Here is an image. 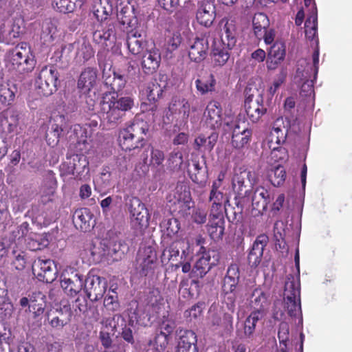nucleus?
I'll return each mask as SVG.
<instances>
[{
  "label": "nucleus",
  "instance_id": "obj_1",
  "mask_svg": "<svg viewBox=\"0 0 352 352\" xmlns=\"http://www.w3.org/2000/svg\"><path fill=\"white\" fill-rule=\"evenodd\" d=\"M134 105L133 100L129 96L118 98L105 94L100 102L98 113L101 119L111 126L117 125L125 116L127 111Z\"/></svg>",
  "mask_w": 352,
  "mask_h": 352
},
{
  "label": "nucleus",
  "instance_id": "obj_2",
  "mask_svg": "<svg viewBox=\"0 0 352 352\" xmlns=\"http://www.w3.org/2000/svg\"><path fill=\"white\" fill-rule=\"evenodd\" d=\"M148 131L147 122L135 118L129 126L119 131L118 144L122 150L139 152L145 144L144 135Z\"/></svg>",
  "mask_w": 352,
  "mask_h": 352
},
{
  "label": "nucleus",
  "instance_id": "obj_3",
  "mask_svg": "<svg viewBox=\"0 0 352 352\" xmlns=\"http://www.w3.org/2000/svg\"><path fill=\"white\" fill-rule=\"evenodd\" d=\"M71 135H69L70 140L76 141V148L80 154L74 155L73 156H78L80 158L79 162H76V173L79 174L85 170V168L88 166L89 162L87 161L86 156L85 155L88 153L91 147L90 144V137L87 135V131L85 128L80 124H74L71 127Z\"/></svg>",
  "mask_w": 352,
  "mask_h": 352
},
{
  "label": "nucleus",
  "instance_id": "obj_4",
  "mask_svg": "<svg viewBox=\"0 0 352 352\" xmlns=\"http://www.w3.org/2000/svg\"><path fill=\"white\" fill-rule=\"evenodd\" d=\"M190 105L188 101L180 97H173L165 111L164 122L175 123V126L185 125L188 120Z\"/></svg>",
  "mask_w": 352,
  "mask_h": 352
},
{
  "label": "nucleus",
  "instance_id": "obj_5",
  "mask_svg": "<svg viewBox=\"0 0 352 352\" xmlns=\"http://www.w3.org/2000/svg\"><path fill=\"white\" fill-rule=\"evenodd\" d=\"M59 74L54 65L43 67L35 80V88L40 96H49L57 90Z\"/></svg>",
  "mask_w": 352,
  "mask_h": 352
},
{
  "label": "nucleus",
  "instance_id": "obj_6",
  "mask_svg": "<svg viewBox=\"0 0 352 352\" xmlns=\"http://www.w3.org/2000/svg\"><path fill=\"white\" fill-rule=\"evenodd\" d=\"M284 302L287 314L291 317L302 314L300 305V287L298 281L290 275L285 283Z\"/></svg>",
  "mask_w": 352,
  "mask_h": 352
},
{
  "label": "nucleus",
  "instance_id": "obj_7",
  "mask_svg": "<svg viewBox=\"0 0 352 352\" xmlns=\"http://www.w3.org/2000/svg\"><path fill=\"white\" fill-rule=\"evenodd\" d=\"M11 63L14 69L20 73H28L34 69L35 60L28 43H21L16 45L12 52Z\"/></svg>",
  "mask_w": 352,
  "mask_h": 352
},
{
  "label": "nucleus",
  "instance_id": "obj_8",
  "mask_svg": "<svg viewBox=\"0 0 352 352\" xmlns=\"http://www.w3.org/2000/svg\"><path fill=\"white\" fill-rule=\"evenodd\" d=\"M199 253L201 256L196 261L191 271V276L197 278L205 276L213 266L219 263L221 258L217 250H206L204 246H201Z\"/></svg>",
  "mask_w": 352,
  "mask_h": 352
},
{
  "label": "nucleus",
  "instance_id": "obj_9",
  "mask_svg": "<svg viewBox=\"0 0 352 352\" xmlns=\"http://www.w3.org/2000/svg\"><path fill=\"white\" fill-rule=\"evenodd\" d=\"M131 225L133 230L142 234L149 226L150 214L145 204L135 199L130 205Z\"/></svg>",
  "mask_w": 352,
  "mask_h": 352
},
{
  "label": "nucleus",
  "instance_id": "obj_10",
  "mask_svg": "<svg viewBox=\"0 0 352 352\" xmlns=\"http://www.w3.org/2000/svg\"><path fill=\"white\" fill-rule=\"evenodd\" d=\"M83 276L72 267L65 269L60 275V286L64 292L70 296H76L84 286Z\"/></svg>",
  "mask_w": 352,
  "mask_h": 352
},
{
  "label": "nucleus",
  "instance_id": "obj_11",
  "mask_svg": "<svg viewBox=\"0 0 352 352\" xmlns=\"http://www.w3.org/2000/svg\"><path fill=\"white\" fill-rule=\"evenodd\" d=\"M116 26L111 20L100 23L93 32V41L102 48L113 46L116 41Z\"/></svg>",
  "mask_w": 352,
  "mask_h": 352
},
{
  "label": "nucleus",
  "instance_id": "obj_12",
  "mask_svg": "<svg viewBox=\"0 0 352 352\" xmlns=\"http://www.w3.org/2000/svg\"><path fill=\"white\" fill-rule=\"evenodd\" d=\"M251 89L245 90V100L244 107L249 119L254 123H256L261 117L266 113L267 109L263 104V97L261 94L254 96L249 94Z\"/></svg>",
  "mask_w": 352,
  "mask_h": 352
},
{
  "label": "nucleus",
  "instance_id": "obj_13",
  "mask_svg": "<svg viewBox=\"0 0 352 352\" xmlns=\"http://www.w3.org/2000/svg\"><path fill=\"white\" fill-rule=\"evenodd\" d=\"M87 298L92 302L100 299L106 292L107 282L106 278L89 272L84 283Z\"/></svg>",
  "mask_w": 352,
  "mask_h": 352
},
{
  "label": "nucleus",
  "instance_id": "obj_14",
  "mask_svg": "<svg viewBox=\"0 0 352 352\" xmlns=\"http://www.w3.org/2000/svg\"><path fill=\"white\" fill-rule=\"evenodd\" d=\"M252 129L245 122H237L232 129L231 144L236 150L248 148L252 140Z\"/></svg>",
  "mask_w": 352,
  "mask_h": 352
},
{
  "label": "nucleus",
  "instance_id": "obj_15",
  "mask_svg": "<svg viewBox=\"0 0 352 352\" xmlns=\"http://www.w3.org/2000/svg\"><path fill=\"white\" fill-rule=\"evenodd\" d=\"M32 273L39 281L51 283L56 278V266L51 259L38 258L32 265Z\"/></svg>",
  "mask_w": 352,
  "mask_h": 352
},
{
  "label": "nucleus",
  "instance_id": "obj_16",
  "mask_svg": "<svg viewBox=\"0 0 352 352\" xmlns=\"http://www.w3.org/2000/svg\"><path fill=\"white\" fill-rule=\"evenodd\" d=\"M251 312L265 317L271 305L270 295L261 288L254 289L250 300Z\"/></svg>",
  "mask_w": 352,
  "mask_h": 352
},
{
  "label": "nucleus",
  "instance_id": "obj_17",
  "mask_svg": "<svg viewBox=\"0 0 352 352\" xmlns=\"http://www.w3.org/2000/svg\"><path fill=\"white\" fill-rule=\"evenodd\" d=\"M216 18V7L211 0H202L198 2L196 19L202 26L210 27Z\"/></svg>",
  "mask_w": 352,
  "mask_h": 352
},
{
  "label": "nucleus",
  "instance_id": "obj_18",
  "mask_svg": "<svg viewBox=\"0 0 352 352\" xmlns=\"http://www.w3.org/2000/svg\"><path fill=\"white\" fill-rule=\"evenodd\" d=\"M273 199V193L270 190H267L261 186L256 187L253 190L252 197L253 210H256L258 213L263 214L267 210L268 204Z\"/></svg>",
  "mask_w": 352,
  "mask_h": 352
},
{
  "label": "nucleus",
  "instance_id": "obj_19",
  "mask_svg": "<svg viewBox=\"0 0 352 352\" xmlns=\"http://www.w3.org/2000/svg\"><path fill=\"white\" fill-rule=\"evenodd\" d=\"M75 227L82 232L89 231L95 226L94 214L87 208H81L75 210L72 217Z\"/></svg>",
  "mask_w": 352,
  "mask_h": 352
},
{
  "label": "nucleus",
  "instance_id": "obj_20",
  "mask_svg": "<svg viewBox=\"0 0 352 352\" xmlns=\"http://www.w3.org/2000/svg\"><path fill=\"white\" fill-rule=\"evenodd\" d=\"M58 20L54 18L45 19L41 25V40L44 45H50L58 37Z\"/></svg>",
  "mask_w": 352,
  "mask_h": 352
},
{
  "label": "nucleus",
  "instance_id": "obj_21",
  "mask_svg": "<svg viewBox=\"0 0 352 352\" xmlns=\"http://www.w3.org/2000/svg\"><path fill=\"white\" fill-rule=\"evenodd\" d=\"M178 341L177 350L182 351H199L197 347V338L196 333L192 330L179 329L178 331Z\"/></svg>",
  "mask_w": 352,
  "mask_h": 352
},
{
  "label": "nucleus",
  "instance_id": "obj_22",
  "mask_svg": "<svg viewBox=\"0 0 352 352\" xmlns=\"http://www.w3.org/2000/svg\"><path fill=\"white\" fill-rule=\"evenodd\" d=\"M225 230V219L223 214H209V221L207 231L210 238L214 241L222 239Z\"/></svg>",
  "mask_w": 352,
  "mask_h": 352
},
{
  "label": "nucleus",
  "instance_id": "obj_23",
  "mask_svg": "<svg viewBox=\"0 0 352 352\" xmlns=\"http://www.w3.org/2000/svg\"><path fill=\"white\" fill-rule=\"evenodd\" d=\"M239 281L228 278H223L222 285V292L224 295V302L227 305V308L232 313L235 309V302L236 299V290Z\"/></svg>",
  "mask_w": 352,
  "mask_h": 352
},
{
  "label": "nucleus",
  "instance_id": "obj_24",
  "mask_svg": "<svg viewBox=\"0 0 352 352\" xmlns=\"http://www.w3.org/2000/svg\"><path fill=\"white\" fill-rule=\"evenodd\" d=\"M251 176L252 173L246 170L234 175L232 185V189L236 194L235 197H237L239 199H243L245 197L250 190L245 182L247 179L250 182V177Z\"/></svg>",
  "mask_w": 352,
  "mask_h": 352
},
{
  "label": "nucleus",
  "instance_id": "obj_25",
  "mask_svg": "<svg viewBox=\"0 0 352 352\" xmlns=\"http://www.w3.org/2000/svg\"><path fill=\"white\" fill-rule=\"evenodd\" d=\"M222 109L216 101L210 102L205 110L206 122L212 129L219 128L222 123Z\"/></svg>",
  "mask_w": 352,
  "mask_h": 352
},
{
  "label": "nucleus",
  "instance_id": "obj_26",
  "mask_svg": "<svg viewBox=\"0 0 352 352\" xmlns=\"http://www.w3.org/2000/svg\"><path fill=\"white\" fill-rule=\"evenodd\" d=\"M208 50V40L205 38H196L190 45L188 56L192 61L200 63L206 57Z\"/></svg>",
  "mask_w": 352,
  "mask_h": 352
},
{
  "label": "nucleus",
  "instance_id": "obj_27",
  "mask_svg": "<svg viewBox=\"0 0 352 352\" xmlns=\"http://www.w3.org/2000/svg\"><path fill=\"white\" fill-rule=\"evenodd\" d=\"M23 32V28L16 21L13 22L10 28L1 25L0 27V42L6 45H14Z\"/></svg>",
  "mask_w": 352,
  "mask_h": 352
},
{
  "label": "nucleus",
  "instance_id": "obj_28",
  "mask_svg": "<svg viewBox=\"0 0 352 352\" xmlns=\"http://www.w3.org/2000/svg\"><path fill=\"white\" fill-rule=\"evenodd\" d=\"M161 61V54L157 48L147 50L142 56V67L145 74L154 73L159 67Z\"/></svg>",
  "mask_w": 352,
  "mask_h": 352
},
{
  "label": "nucleus",
  "instance_id": "obj_29",
  "mask_svg": "<svg viewBox=\"0 0 352 352\" xmlns=\"http://www.w3.org/2000/svg\"><path fill=\"white\" fill-rule=\"evenodd\" d=\"M225 21L223 19L221 21V24ZM237 41V31L236 27L234 22L226 20L223 28L221 30V42L219 44L223 45L228 47V49H233L236 45Z\"/></svg>",
  "mask_w": 352,
  "mask_h": 352
},
{
  "label": "nucleus",
  "instance_id": "obj_30",
  "mask_svg": "<svg viewBox=\"0 0 352 352\" xmlns=\"http://www.w3.org/2000/svg\"><path fill=\"white\" fill-rule=\"evenodd\" d=\"M268 243V236L265 234L258 235L254 241L249 252L248 258L250 263L258 265L263 255V250Z\"/></svg>",
  "mask_w": 352,
  "mask_h": 352
},
{
  "label": "nucleus",
  "instance_id": "obj_31",
  "mask_svg": "<svg viewBox=\"0 0 352 352\" xmlns=\"http://www.w3.org/2000/svg\"><path fill=\"white\" fill-rule=\"evenodd\" d=\"M157 265V258L156 253L152 250L143 258L138 270L141 277H148L153 278L155 274V270Z\"/></svg>",
  "mask_w": 352,
  "mask_h": 352
},
{
  "label": "nucleus",
  "instance_id": "obj_32",
  "mask_svg": "<svg viewBox=\"0 0 352 352\" xmlns=\"http://www.w3.org/2000/svg\"><path fill=\"white\" fill-rule=\"evenodd\" d=\"M208 200L211 204L210 214L213 216L214 214H223V210L225 206L229 203L228 197L222 191H210Z\"/></svg>",
  "mask_w": 352,
  "mask_h": 352
},
{
  "label": "nucleus",
  "instance_id": "obj_33",
  "mask_svg": "<svg viewBox=\"0 0 352 352\" xmlns=\"http://www.w3.org/2000/svg\"><path fill=\"white\" fill-rule=\"evenodd\" d=\"M232 49H228V47L215 44L211 52V60L214 67H223L230 58V51Z\"/></svg>",
  "mask_w": 352,
  "mask_h": 352
},
{
  "label": "nucleus",
  "instance_id": "obj_34",
  "mask_svg": "<svg viewBox=\"0 0 352 352\" xmlns=\"http://www.w3.org/2000/svg\"><path fill=\"white\" fill-rule=\"evenodd\" d=\"M97 78V69L94 67H87L80 74L78 80V89L84 92L91 91L95 85Z\"/></svg>",
  "mask_w": 352,
  "mask_h": 352
},
{
  "label": "nucleus",
  "instance_id": "obj_35",
  "mask_svg": "<svg viewBox=\"0 0 352 352\" xmlns=\"http://www.w3.org/2000/svg\"><path fill=\"white\" fill-rule=\"evenodd\" d=\"M235 206H231L230 204L225 206L224 210L228 221L232 223L238 224L241 223L243 219V199L234 197Z\"/></svg>",
  "mask_w": 352,
  "mask_h": 352
},
{
  "label": "nucleus",
  "instance_id": "obj_36",
  "mask_svg": "<svg viewBox=\"0 0 352 352\" xmlns=\"http://www.w3.org/2000/svg\"><path fill=\"white\" fill-rule=\"evenodd\" d=\"M195 84L197 91L204 95L215 90L217 82L213 74L206 73L200 76L195 80Z\"/></svg>",
  "mask_w": 352,
  "mask_h": 352
},
{
  "label": "nucleus",
  "instance_id": "obj_37",
  "mask_svg": "<svg viewBox=\"0 0 352 352\" xmlns=\"http://www.w3.org/2000/svg\"><path fill=\"white\" fill-rule=\"evenodd\" d=\"M219 135L212 132L210 135L206 137L200 135L195 140V149L201 152H211L217 142Z\"/></svg>",
  "mask_w": 352,
  "mask_h": 352
},
{
  "label": "nucleus",
  "instance_id": "obj_38",
  "mask_svg": "<svg viewBox=\"0 0 352 352\" xmlns=\"http://www.w3.org/2000/svg\"><path fill=\"white\" fill-rule=\"evenodd\" d=\"M285 56V46L281 42H276L271 47L268 52L267 60L270 62L269 68H275Z\"/></svg>",
  "mask_w": 352,
  "mask_h": 352
},
{
  "label": "nucleus",
  "instance_id": "obj_39",
  "mask_svg": "<svg viewBox=\"0 0 352 352\" xmlns=\"http://www.w3.org/2000/svg\"><path fill=\"white\" fill-rule=\"evenodd\" d=\"M200 292V285L197 280L182 279L179 283V292L184 298H192L198 296Z\"/></svg>",
  "mask_w": 352,
  "mask_h": 352
},
{
  "label": "nucleus",
  "instance_id": "obj_40",
  "mask_svg": "<svg viewBox=\"0 0 352 352\" xmlns=\"http://www.w3.org/2000/svg\"><path fill=\"white\" fill-rule=\"evenodd\" d=\"M111 6L109 5L107 0H94L92 5V12L96 19L102 23H105L109 19L108 16L111 12Z\"/></svg>",
  "mask_w": 352,
  "mask_h": 352
},
{
  "label": "nucleus",
  "instance_id": "obj_41",
  "mask_svg": "<svg viewBox=\"0 0 352 352\" xmlns=\"http://www.w3.org/2000/svg\"><path fill=\"white\" fill-rule=\"evenodd\" d=\"M126 45L129 51L133 55L140 54L145 47V41L140 33L138 32H131L128 33Z\"/></svg>",
  "mask_w": 352,
  "mask_h": 352
},
{
  "label": "nucleus",
  "instance_id": "obj_42",
  "mask_svg": "<svg viewBox=\"0 0 352 352\" xmlns=\"http://www.w3.org/2000/svg\"><path fill=\"white\" fill-rule=\"evenodd\" d=\"M252 25L254 35L258 39H261L263 32L270 25V20L265 14L258 12L253 16Z\"/></svg>",
  "mask_w": 352,
  "mask_h": 352
},
{
  "label": "nucleus",
  "instance_id": "obj_43",
  "mask_svg": "<svg viewBox=\"0 0 352 352\" xmlns=\"http://www.w3.org/2000/svg\"><path fill=\"white\" fill-rule=\"evenodd\" d=\"M17 88L15 85L8 82L2 83L0 85V103L3 107L11 105L15 98Z\"/></svg>",
  "mask_w": 352,
  "mask_h": 352
},
{
  "label": "nucleus",
  "instance_id": "obj_44",
  "mask_svg": "<svg viewBox=\"0 0 352 352\" xmlns=\"http://www.w3.org/2000/svg\"><path fill=\"white\" fill-rule=\"evenodd\" d=\"M211 325L214 329L221 328L224 330L232 329L233 317L229 313H215L211 317Z\"/></svg>",
  "mask_w": 352,
  "mask_h": 352
},
{
  "label": "nucleus",
  "instance_id": "obj_45",
  "mask_svg": "<svg viewBox=\"0 0 352 352\" xmlns=\"http://www.w3.org/2000/svg\"><path fill=\"white\" fill-rule=\"evenodd\" d=\"M188 173L193 182L199 185H203L206 182V170L200 165L199 161L192 160V166L188 168Z\"/></svg>",
  "mask_w": 352,
  "mask_h": 352
},
{
  "label": "nucleus",
  "instance_id": "obj_46",
  "mask_svg": "<svg viewBox=\"0 0 352 352\" xmlns=\"http://www.w3.org/2000/svg\"><path fill=\"white\" fill-rule=\"evenodd\" d=\"M318 16L315 3L313 6V11L307 17L305 23V36L308 40L312 41L317 34Z\"/></svg>",
  "mask_w": 352,
  "mask_h": 352
},
{
  "label": "nucleus",
  "instance_id": "obj_47",
  "mask_svg": "<svg viewBox=\"0 0 352 352\" xmlns=\"http://www.w3.org/2000/svg\"><path fill=\"white\" fill-rule=\"evenodd\" d=\"M191 194L188 187L184 185H177L173 195H170L168 197V201L170 205H172L186 200L191 201Z\"/></svg>",
  "mask_w": 352,
  "mask_h": 352
},
{
  "label": "nucleus",
  "instance_id": "obj_48",
  "mask_svg": "<svg viewBox=\"0 0 352 352\" xmlns=\"http://www.w3.org/2000/svg\"><path fill=\"white\" fill-rule=\"evenodd\" d=\"M267 177L274 186H280L284 183L286 178L285 169L283 166L278 165L268 171Z\"/></svg>",
  "mask_w": 352,
  "mask_h": 352
},
{
  "label": "nucleus",
  "instance_id": "obj_49",
  "mask_svg": "<svg viewBox=\"0 0 352 352\" xmlns=\"http://www.w3.org/2000/svg\"><path fill=\"white\" fill-rule=\"evenodd\" d=\"M194 205L195 203L192 199H191V201L186 200L182 202H177L176 204L169 205V206L173 212L185 217L190 214V210L192 208H194Z\"/></svg>",
  "mask_w": 352,
  "mask_h": 352
},
{
  "label": "nucleus",
  "instance_id": "obj_50",
  "mask_svg": "<svg viewBox=\"0 0 352 352\" xmlns=\"http://www.w3.org/2000/svg\"><path fill=\"white\" fill-rule=\"evenodd\" d=\"M264 317L250 313L244 322V335L250 338L253 336L257 322Z\"/></svg>",
  "mask_w": 352,
  "mask_h": 352
},
{
  "label": "nucleus",
  "instance_id": "obj_51",
  "mask_svg": "<svg viewBox=\"0 0 352 352\" xmlns=\"http://www.w3.org/2000/svg\"><path fill=\"white\" fill-rule=\"evenodd\" d=\"M45 302L43 296L41 293L30 298L29 309L30 311L34 314V317L41 315L45 310Z\"/></svg>",
  "mask_w": 352,
  "mask_h": 352
},
{
  "label": "nucleus",
  "instance_id": "obj_52",
  "mask_svg": "<svg viewBox=\"0 0 352 352\" xmlns=\"http://www.w3.org/2000/svg\"><path fill=\"white\" fill-rule=\"evenodd\" d=\"M78 156H72L67 157V160L63 162L60 165V169L62 175H74L76 173V162H79L80 160Z\"/></svg>",
  "mask_w": 352,
  "mask_h": 352
},
{
  "label": "nucleus",
  "instance_id": "obj_53",
  "mask_svg": "<svg viewBox=\"0 0 352 352\" xmlns=\"http://www.w3.org/2000/svg\"><path fill=\"white\" fill-rule=\"evenodd\" d=\"M183 154L180 151H173L168 155L167 164L173 170H179L183 164Z\"/></svg>",
  "mask_w": 352,
  "mask_h": 352
},
{
  "label": "nucleus",
  "instance_id": "obj_54",
  "mask_svg": "<svg viewBox=\"0 0 352 352\" xmlns=\"http://www.w3.org/2000/svg\"><path fill=\"white\" fill-rule=\"evenodd\" d=\"M63 130L62 126H59L58 124H52L51 131L46 133L45 138L47 144L51 146L56 145Z\"/></svg>",
  "mask_w": 352,
  "mask_h": 352
},
{
  "label": "nucleus",
  "instance_id": "obj_55",
  "mask_svg": "<svg viewBox=\"0 0 352 352\" xmlns=\"http://www.w3.org/2000/svg\"><path fill=\"white\" fill-rule=\"evenodd\" d=\"M168 344V337L164 333L157 332L153 340L149 342L150 345H153L155 352H164Z\"/></svg>",
  "mask_w": 352,
  "mask_h": 352
},
{
  "label": "nucleus",
  "instance_id": "obj_56",
  "mask_svg": "<svg viewBox=\"0 0 352 352\" xmlns=\"http://www.w3.org/2000/svg\"><path fill=\"white\" fill-rule=\"evenodd\" d=\"M52 4L55 10L63 13L72 12L78 7L71 0H52Z\"/></svg>",
  "mask_w": 352,
  "mask_h": 352
},
{
  "label": "nucleus",
  "instance_id": "obj_57",
  "mask_svg": "<svg viewBox=\"0 0 352 352\" xmlns=\"http://www.w3.org/2000/svg\"><path fill=\"white\" fill-rule=\"evenodd\" d=\"M274 133L271 131L269 136V147L272 150L273 154L275 151H280L281 150L280 145L284 143L287 138V133H281L280 136L278 138Z\"/></svg>",
  "mask_w": 352,
  "mask_h": 352
},
{
  "label": "nucleus",
  "instance_id": "obj_58",
  "mask_svg": "<svg viewBox=\"0 0 352 352\" xmlns=\"http://www.w3.org/2000/svg\"><path fill=\"white\" fill-rule=\"evenodd\" d=\"M163 300L160 289L156 287L151 288L145 298L147 305L153 307L161 304Z\"/></svg>",
  "mask_w": 352,
  "mask_h": 352
},
{
  "label": "nucleus",
  "instance_id": "obj_59",
  "mask_svg": "<svg viewBox=\"0 0 352 352\" xmlns=\"http://www.w3.org/2000/svg\"><path fill=\"white\" fill-rule=\"evenodd\" d=\"M166 229V234L173 236L178 233L180 230V223L176 218H170L162 223V226Z\"/></svg>",
  "mask_w": 352,
  "mask_h": 352
},
{
  "label": "nucleus",
  "instance_id": "obj_60",
  "mask_svg": "<svg viewBox=\"0 0 352 352\" xmlns=\"http://www.w3.org/2000/svg\"><path fill=\"white\" fill-rule=\"evenodd\" d=\"M165 156L162 151L158 148H152L151 151V159L149 162V166L151 168H157L159 166L163 165Z\"/></svg>",
  "mask_w": 352,
  "mask_h": 352
},
{
  "label": "nucleus",
  "instance_id": "obj_61",
  "mask_svg": "<svg viewBox=\"0 0 352 352\" xmlns=\"http://www.w3.org/2000/svg\"><path fill=\"white\" fill-rule=\"evenodd\" d=\"M112 294L109 293L104 299V306L111 311H117L120 307L117 294L112 291Z\"/></svg>",
  "mask_w": 352,
  "mask_h": 352
},
{
  "label": "nucleus",
  "instance_id": "obj_62",
  "mask_svg": "<svg viewBox=\"0 0 352 352\" xmlns=\"http://www.w3.org/2000/svg\"><path fill=\"white\" fill-rule=\"evenodd\" d=\"M5 113L9 116L8 131L14 132L19 123V113L16 109H7Z\"/></svg>",
  "mask_w": 352,
  "mask_h": 352
},
{
  "label": "nucleus",
  "instance_id": "obj_63",
  "mask_svg": "<svg viewBox=\"0 0 352 352\" xmlns=\"http://www.w3.org/2000/svg\"><path fill=\"white\" fill-rule=\"evenodd\" d=\"M107 65L102 68V78L104 85L113 92L116 72L111 69V65L109 66L108 70L106 69Z\"/></svg>",
  "mask_w": 352,
  "mask_h": 352
},
{
  "label": "nucleus",
  "instance_id": "obj_64",
  "mask_svg": "<svg viewBox=\"0 0 352 352\" xmlns=\"http://www.w3.org/2000/svg\"><path fill=\"white\" fill-rule=\"evenodd\" d=\"M94 50L91 45L83 43L78 48L76 56L85 62L94 57Z\"/></svg>",
  "mask_w": 352,
  "mask_h": 352
}]
</instances>
